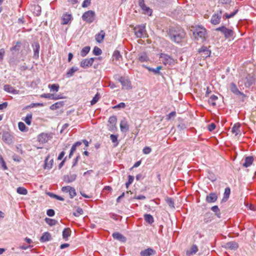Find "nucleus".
Returning <instances> with one entry per match:
<instances>
[{
	"label": "nucleus",
	"mask_w": 256,
	"mask_h": 256,
	"mask_svg": "<svg viewBox=\"0 0 256 256\" xmlns=\"http://www.w3.org/2000/svg\"><path fill=\"white\" fill-rule=\"evenodd\" d=\"M82 144V142L78 141V142H76L72 145V146L70 149L69 155H68L69 158H72V155L74 154V152L76 151V148L79 146H80Z\"/></svg>",
	"instance_id": "obj_25"
},
{
	"label": "nucleus",
	"mask_w": 256,
	"mask_h": 256,
	"mask_svg": "<svg viewBox=\"0 0 256 256\" xmlns=\"http://www.w3.org/2000/svg\"><path fill=\"white\" fill-rule=\"evenodd\" d=\"M198 52L203 55V57H208L210 56V51L208 50L206 46H202L198 50Z\"/></svg>",
	"instance_id": "obj_20"
},
{
	"label": "nucleus",
	"mask_w": 256,
	"mask_h": 256,
	"mask_svg": "<svg viewBox=\"0 0 256 256\" xmlns=\"http://www.w3.org/2000/svg\"><path fill=\"white\" fill-rule=\"evenodd\" d=\"M2 140L8 144H12L14 142L13 135L8 132H4L2 134Z\"/></svg>",
	"instance_id": "obj_5"
},
{
	"label": "nucleus",
	"mask_w": 256,
	"mask_h": 256,
	"mask_svg": "<svg viewBox=\"0 0 256 256\" xmlns=\"http://www.w3.org/2000/svg\"><path fill=\"white\" fill-rule=\"evenodd\" d=\"M21 45L22 44L20 42H16L15 45H14L12 48H11V52H12L13 53L14 52H19L21 47Z\"/></svg>",
	"instance_id": "obj_34"
},
{
	"label": "nucleus",
	"mask_w": 256,
	"mask_h": 256,
	"mask_svg": "<svg viewBox=\"0 0 256 256\" xmlns=\"http://www.w3.org/2000/svg\"><path fill=\"white\" fill-rule=\"evenodd\" d=\"M126 106V104L124 102H120L119 104L114 106L112 107L113 109H117L120 108H124Z\"/></svg>",
	"instance_id": "obj_62"
},
{
	"label": "nucleus",
	"mask_w": 256,
	"mask_h": 256,
	"mask_svg": "<svg viewBox=\"0 0 256 256\" xmlns=\"http://www.w3.org/2000/svg\"><path fill=\"white\" fill-rule=\"evenodd\" d=\"M148 59L147 54L145 52L141 53L138 55V60L142 62H147Z\"/></svg>",
	"instance_id": "obj_32"
},
{
	"label": "nucleus",
	"mask_w": 256,
	"mask_h": 256,
	"mask_svg": "<svg viewBox=\"0 0 256 256\" xmlns=\"http://www.w3.org/2000/svg\"><path fill=\"white\" fill-rule=\"evenodd\" d=\"M225 247L231 250H236L238 248V245L235 242H230L226 244Z\"/></svg>",
	"instance_id": "obj_24"
},
{
	"label": "nucleus",
	"mask_w": 256,
	"mask_h": 256,
	"mask_svg": "<svg viewBox=\"0 0 256 256\" xmlns=\"http://www.w3.org/2000/svg\"><path fill=\"white\" fill-rule=\"evenodd\" d=\"M71 230L70 228H65L62 231V238L66 240H67L68 238L70 236Z\"/></svg>",
	"instance_id": "obj_30"
},
{
	"label": "nucleus",
	"mask_w": 256,
	"mask_h": 256,
	"mask_svg": "<svg viewBox=\"0 0 256 256\" xmlns=\"http://www.w3.org/2000/svg\"><path fill=\"white\" fill-rule=\"evenodd\" d=\"M44 220L46 223H47L50 226H54L58 223V221L54 219L46 218Z\"/></svg>",
	"instance_id": "obj_42"
},
{
	"label": "nucleus",
	"mask_w": 256,
	"mask_h": 256,
	"mask_svg": "<svg viewBox=\"0 0 256 256\" xmlns=\"http://www.w3.org/2000/svg\"><path fill=\"white\" fill-rule=\"evenodd\" d=\"M16 192L22 195H26L28 194V190L24 187H18L16 189Z\"/></svg>",
	"instance_id": "obj_45"
},
{
	"label": "nucleus",
	"mask_w": 256,
	"mask_h": 256,
	"mask_svg": "<svg viewBox=\"0 0 256 256\" xmlns=\"http://www.w3.org/2000/svg\"><path fill=\"white\" fill-rule=\"evenodd\" d=\"M244 86L246 88L250 87L255 82V78L253 76L248 74L246 78L242 80Z\"/></svg>",
	"instance_id": "obj_11"
},
{
	"label": "nucleus",
	"mask_w": 256,
	"mask_h": 256,
	"mask_svg": "<svg viewBox=\"0 0 256 256\" xmlns=\"http://www.w3.org/2000/svg\"><path fill=\"white\" fill-rule=\"evenodd\" d=\"M229 89L236 96H242V97H246V96L243 92H241L238 88L236 85L234 83L231 82L229 85Z\"/></svg>",
	"instance_id": "obj_10"
},
{
	"label": "nucleus",
	"mask_w": 256,
	"mask_h": 256,
	"mask_svg": "<svg viewBox=\"0 0 256 256\" xmlns=\"http://www.w3.org/2000/svg\"><path fill=\"white\" fill-rule=\"evenodd\" d=\"M151 151V148L148 146H146L142 150L143 153L146 154H149Z\"/></svg>",
	"instance_id": "obj_63"
},
{
	"label": "nucleus",
	"mask_w": 256,
	"mask_h": 256,
	"mask_svg": "<svg viewBox=\"0 0 256 256\" xmlns=\"http://www.w3.org/2000/svg\"><path fill=\"white\" fill-rule=\"evenodd\" d=\"M96 58H92L82 60L80 62V66L84 68H86L92 66L94 60Z\"/></svg>",
	"instance_id": "obj_12"
},
{
	"label": "nucleus",
	"mask_w": 256,
	"mask_h": 256,
	"mask_svg": "<svg viewBox=\"0 0 256 256\" xmlns=\"http://www.w3.org/2000/svg\"><path fill=\"white\" fill-rule=\"evenodd\" d=\"M212 214L210 213H206L204 216V221L205 223H208V222H210L211 221V219L210 218V216H211Z\"/></svg>",
	"instance_id": "obj_60"
},
{
	"label": "nucleus",
	"mask_w": 256,
	"mask_h": 256,
	"mask_svg": "<svg viewBox=\"0 0 256 256\" xmlns=\"http://www.w3.org/2000/svg\"><path fill=\"white\" fill-rule=\"evenodd\" d=\"M134 180V177L132 176L129 175L128 176V181L126 183V186L127 188L132 183Z\"/></svg>",
	"instance_id": "obj_56"
},
{
	"label": "nucleus",
	"mask_w": 256,
	"mask_h": 256,
	"mask_svg": "<svg viewBox=\"0 0 256 256\" xmlns=\"http://www.w3.org/2000/svg\"><path fill=\"white\" fill-rule=\"evenodd\" d=\"M49 196H50L51 197L56 198L58 200H60V201H64V198L58 195L52 194V193H49Z\"/></svg>",
	"instance_id": "obj_58"
},
{
	"label": "nucleus",
	"mask_w": 256,
	"mask_h": 256,
	"mask_svg": "<svg viewBox=\"0 0 256 256\" xmlns=\"http://www.w3.org/2000/svg\"><path fill=\"white\" fill-rule=\"evenodd\" d=\"M134 32L137 38H140L144 37L146 34V26L144 25H139L135 26L134 28Z\"/></svg>",
	"instance_id": "obj_7"
},
{
	"label": "nucleus",
	"mask_w": 256,
	"mask_h": 256,
	"mask_svg": "<svg viewBox=\"0 0 256 256\" xmlns=\"http://www.w3.org/2000/svg\"><path fill=\"white\" fill-rule=\"evenodd\" d=\"M4 90L9 93L12 94H18V90L14 89L13 87L10 86L9 84H6L4 86Z\"/></svg>",
	"instance_id": "obj_21"
},
{
	"label": "nucleus",
	"mask_w": 256,
	"mask_h": 256,
	"mask_svg": "<svg viewBox=\"0 0 256 256\" xmlns=\"http://www.w3.org/2000/svg\"><path fill=\"white\" fill-rule=\"evenodd\" d=\"M49 157L48 156L45 160V164L44 168L45 169H50L52 168L53 160H51L48 162Z\"/></svg>",
	"instance_id": "obj_38"
},
{
	"label": "nucleus",
	"mask_w": 256,
	"mask_h": 256,
	"mask_svg": "<svg viewBox=\"0 0 256 256\" xmlns=\"http://www.w3.org/2000/svg\"><path fill=\"white\" fill-rule=\"evenodd\" d=\"M112 237L114 239L118 240L121 242H126V238L118 232H115L112 234Z\"/></svg>",
	"instance_id": "obj_18"
},
{
	"label": "nucleus",
	"mask_w": 256,
	"mask_h": 256,
	"mask_svg": "<svg viewBox=\"0 0 256 256\" xmlns=\"http://www.w3.org/2000/svg\"><path fill=\"white\" fill-rule=\"evenodd\" d=\"M90 48L89 46L84 47L80 52V56L84 57L90 52Z\"/></svg>",
	"instance_id": "obj_40"
},
{
	"label": "nucleus",
	"mask_w": 256,
	"mask_h": 256,
	"mask_svg": "<svg viewBox=\"0 0 256 256\" xmlns=\"http://www.w3.org/2000/svg\"><path fill=\"white\" fill-rule=\"evenodd\" d=\"M112 57L114 59H115L116 60H122V56L120 54V52L118 50L114 51Z\"/></svg>",
	"instance_id": "obj_39"
},
{
	"label": "nucleus",
	"mask_w": 256,
	"mask_h": 256,
	"mask_svg": "<svg viewBox=\"0 0 256 256\" xmlns=\"http://www.w3.org/2000/svg\"><path fill=\"white\" fill-rule=\"evenodd\" d=\"M32 46L34 52V58H38L39 56V52L40 49V44L38 42H34L32 44Z\"/></svg>",
	"instance_id": "obj_15"
},
{
	"label": "nucleus",
	"mask_w": 256,
	"mask_h": 256,
	"mask_svg": "<svg viewBox=\"0 0 256 256\" xmlns=\"http://www.w3.org/2000/svg\"><path fill=\"white\" fill-rule=\"evenodd\" d=\"M40 96V98H46L50 100H56L58 98H54V95L50 94H41Z\"/></svg>",
	"instance_id": "obj_44"
},
{
	"label": "nucleus",
	"mask_w": 256,
	"mask_h": 256,
	"mask_svg": "<svg viewBox=\"0 0 256 256\" xmlns=\"http://www.w3.org/2000/svg\"><path fill=\"white\" fill-rule=\"evenodd\" d=\"M240 124L239 123L235 124L232 128V132L233 134H234L236 136H237L240 132Z\"/></svg>",
	"instance_id": "obj_29"
},
{
	"label": "nucleus",
	"mask_w": 256,
	"mask_h": 256,
	"mask_svg": "<svg viewBox=\"0 0 256 256\" xmlns=\"http://www.w3.org/2000/svg\"><path fill=\"white\" fill-rule=\"evenodd\" d=\"M52 239L51 235L48 232H44L40 238V241L42 242L50 240Z\"/></svg>",
	"instance_id": "obj_23"
},
{
	"label": "nucleus",
	"mask_w": 256,
	"mask_h": 256,
	"mask_svg": "<svg viewBox=\"0 0 256 256\" xmlns=\"http://www.w3.org/2000/svg\"><path fill=\"white\" fill-rule=\"evenodd\" d=\"M198 251V246L194 244L191 247V248L186 251V254L188 256H192L195 254Z\"/></svg>",
	"instance_id": "obj_28"
},
{
	"label": "nucleus",
	"mask_w": 256,
	"mask_h": 256,
	"mask_svg": "<svg viewBox=\"0 0 256 256\" xmlns=\"http://www.w3.org/2000/svg\"><path fill=\"white\" fill-rule=\"evenodd\" d=\"M211 210L212 212L216 213V215L218 217L220 218V210L217 206H214L212 207Z\"/></svg>",
	"instance_id": "obj_50"
},
{
	"label": "nucleus",
	"mask_w": 256,
	"mask_h": 256,
	"mask_svg": "<svg viewBox=\"0 0 256 256\" xmlns=\"http://www.w3.org/2000/svg\"><path fill=\"white\" fill-rule=\"evenodd\" d=\"M105 32L104 30H102L99 33L96 35V40L97 42L101 43L104 38Z\"/></svg>",
	"instance_id": "obj_27"
},
{
	"label": "nucleus",
	"mask_w": 256,
	"mask_h": 256,
	"mask_svg": "<svg viewBox=\"0 0 256 256\" xmlns=\"http://www.w3.org/2000/svg\"><path fill=\"white\" fill-rule=\"evenodd\" d=\"M144 218L146 222L149 224H152L154 222L153 216L150 214H145L144 215Z\"/></svg>",
	"instance_id": "obj_36"
},
{
	"label": "nucleus",
	"mask_w": 256,
	"mask_h": 256,
	"mask_svg": "<svg viewBox=\"0 0 256 256\" xmlns=\"http://www.w3.org/2000/svg\"><path fill=\"white\" fill-rule=\"evenodd\" d=\"M92 52L96 56H100L102 54V51L99 48L95 46Z\"/></svg>",
	"instance_id": "obj_52"
},
{
	"label": "nucleus",
	"mask_w": 256,
	"mask_h": 256,
	"mask_svg": "<svg viewBox=\"0 0 256 256\" xmlns=\"http://www.w3.org/2000/svg\"><path fill=\"white\" fill-rule=\"evenodd\" d=\"M230 188L228 187L225 188L224 194V198H222V200L226 202L230 195Z\"/></svg>",
	"instance_id": "obj_37"
},
{
	"label": "nucleus",
	"mask_w": 256,
	"mask_h": 256,
	"mask_svg": "<svg viewBox=\"0 0 256 256\" xmlns=\"http://www.w3.org/2000/svg\"><path fill=\"white\" fill-rule=\"evenodd\" d=\"M38 142L42 144H44L50 140V136L47 134L42 133L38 138Z\"/></svg>",
	"instance_id": "obj_14"
},
{
	"label": "nucleus",
	"mask_w": 256,
	"mask_h": 256,
	"mask_svg": "<svg viewBox=\"0 0 256 256\" xmlns=\"http://www.w3.org/2000/svg\"><path fill=\"white\" fill-rule=\"evenodd\" d=\"M117 80L120 82L123 88L128 90L132 88L130 82L128 78L123 76H119Z\"/></svg>",
	"instance_id": "obj_9"
},
{
	"label": "nucleus",
	"mask_w": 256,
	"mask_h": 256,
	"mask_svg": "<svg viewBox=\"0 0 256 256\" xmlns=\"http://www.w3.org/2000/svg\"><path fill=\"white\" fill-rule=\"evenodd\" d=\"M160 58L165 66H173L175 62L174 59L166 54L161 53L160 54Z\"/></svg>",
	"instance_id": "obj_3"
},
{
	"label": "nucleus",
	"mask_w": 256,
	"mask_h": 256,
	"mask_svg": "<svg viewBox=\"0 0 256 256\" xmlns=\"http://www.w3.org/2000/svg\"><path fill=\"white\" fill-rule=\"evenodd\" d=\"M168 35L172 42L180 44L184 41L186 34L184 30L180 27H172L168 32Z\"/></svg>",
	"instance_id": "obj_1"
},
{
	"label": "nucleus",
	"mask_w": 256,
	"mask_h": 256,
	"mask_svg": "<svg viewBox=\"0 0 256 256\" xmlns=\"http://www.w3.org/2000/svg\"><path fill=\"white\" fill-rule=\"evenodd\" d=\"M166 203L168 204L171 208H174V200H172V199L170 198H168L166 200Z\"/></svg>",
	"instance_id": "obj_59"
},
{
	"label": "nucleus",
	"mask_w": 256,
	"mask_h": 256,
	"mask_svg": "<svg viewBox=\"0 0 256 256\" xmlns=\"http://www.w3.org/2000/svg\"><path fill=\"white\" fill-rule=\"evenodd\" d=\"M218 199V196L214 192H211L206 197V201L208 203L215 202Z\"/></svg>",
	"instance_id": "obj_17"
},
{
	"label": "nucleus",
	"mask_w": 256,
	"mask_h": 256,
	"mask_svg": "<svg viewBox=\"0 0 256 256\" xmlns=\"http://www.w3.org/2000/svg\"><path fill=\"white\" fill-rule=\"evenodd\" d=\"M24 120L28 125H30L32 120V114H28Z\"/></svg>",
	"instance_id": "obj_48"
},
{
	"label": "nucleus",
	"mask_w": 256,
	"mask_h": 256,
	"mask_svg": "<svg viewBox=\"0 0 256 256\" xmlns=\"http://www.w3.org/2000/svg\"><path fill=\"white\" fill-rule=\"evenodd\" d=\"M238 12V10H236L233 12L231 13L230 14H224L223 15V18H230L232 17H233L234 15L236 14V13Z\"/></svg>",
	"instance_id": "obj_51"
},
{
	"label": "nucleus",
	"mask_w": 256,
	"mask_h": 256,
	"mask_svg": "<svg viewBox=\"0 0 256 256\" xmlns=\"http://www.w3.org/2000/svg\"><path fill=\"white\" fill-rule=\"evenodd\" d=\"M254 162V158L252 156H246L244 158V162L242 164V166L244 168L249 167Z\"/></svg>",
	"instance_id": "obj_22"
},
{
	"label": "nucleus",
	"mask_w": 256,
	"mask_h": 256,
	"mask_svg": "<svg viewBox=\"0 0 256 256\" xmlns=\"http://www.w3.org/2000/svg\"><path fill=\"white\" fill-rule=\"evenodd\" d=\"M206 34V30L204 28L198 26L196 28L193 32V35L196 39L198 40L201 39L202 40H204Z\"/></svg>",
	"instance_id": "obj_2"
},
{
	"label": "nucleus",
	"mask_w": 256,
	"mask_h": 256,
	"mask_svg": "<svg viewBox=\"0 0 256 256\" xmlns=\"http://www.w3.org/2000/svg\"><path fill=\"white\" fill-rule=\"evenodd\" d=\"M218 98V96L215 95H212L210 96V98L208 100V102L209 104H211L212 106H215L216 104L215 101L217 100Z\"/></svg>",
	"instance_id": "obj_41"
},
{
	"label": "nucleus",
	"mask_w": 256,
	"mask_h": 256,
	"mask_svg": "<svg viewBox=\"0 0 256 256\" xmlns=\"http://www.w3.org/2000/svg\"><path fill=\"white\" fill-rule=\"evenodd\" d=\"M76 174H66L63 176V180L66 183H71L76 180Z\"/></svg>",
	"instance_id": "obj_13"
},
{
	"label": "nucleus",
	"mask_w": 256,
	"mask_h": 256,
	"mask_svg": "<svg viewBox=\"0 0 256 256\" xmlns=\"http://www.w3.org/2000/svg\"><path fill=\"white\" fill-rule=\"evenodd\" d=\"M64 105V102H56L55 104H52L50 106V108L52 110H56L58 108H59L61 107H62Z\"/></svg>",
	"instance_id": "obj_35"
},
{
	"label": "nucleus",
	"mask_w": 256,
	"mask_h": 256,
	"mask_svg": "<svg viewBox=\"0 0 256 256\" xmlns=\"http://www.w3.org/2000/svg\"><path fill=\"white\" fill-rule=\"evenodd\" d=\"M72 16L71 14H64L62 16V24H67L72 20Z\"/></svg>",
	"instance_id": "obj_26"
},
{
	"label": "nucleus",
	"mask_w": 256,
	"mask_h": 256,
	"mask_svg": "<svg viewBox=\"0 0 256 256\" xmlns=\"http://www.w3.org/2000/svg\"><path fill=\"white\" fill-rule=\"evenodd\" d=\"M176 116V112L175 111L172 112L166 116V120H169L172 118H174Z\"/></svg>",
	"instance_id": "obj_57"
},
{
	"label": "nucleus",
	"mask_w": 256,
	"mask_h": 256,
	"mask_svg": "<svg viewBox=\"0 0 256 256\" xmlns=\"http://www.w3.org/2000/svg\"><path fill=\"white\" fill-rule=\"evenodd\" d=\"M70 197V198H72L76 194V190L74 188L71 187L70 190L68 192Z\"/></svg>",
	"instance_id": "obj_54"
},
{
	"label": "nucleus",
	"mask_w": 256,
	"mask_h": 256,
	"mask_svg": "<svg viewBox=\"0 0 256 256\" xmlns=\"http://www.w3.org/2000/svg\"><path fill=\"white\" fill-rule=\"evenodd\" d=\"M84 213V211L80 207H78L76 208L75 212H73V214L76 217L79 216H80L82 214Z\"/></svg>",
	"instance_id": "obj_46"
},
{
	"label": "nucleus",
	"mask_w": 256,
	"mask_h": 256,
	"mask_svg": "<svg viewBox=\"0 0 256 256\" xmlns=\"http://www.w3.org/2000/svg\"><path fill=\"white\" fill-rule=\"evenodd\" d=\"M78 67L73 66L71 68H70L66 74V76L67 78H70L72 76L75 72L78 71Z\"/></svg>",
	"instance_id": "obj_31"
},
{
	"label": "nucleus",
	"mask_w": 256,
	"mask_h": 256,
	"mask_svg": "<svg viewBox=\"0 0 256 256\" xmlns=\"http://www.w3.org/2000/svg\"><path fill=\"white\" fill-rule=\"evenodd\" d=\"M156 254V251L152 248H148L140 252V256H150Z\"/></svg>",
	"instance_id": "obj_16"
},
{
	"label": "nucleus",
	"mask_w": 256,
	"mask_h": 256,
	"mask_svg": "<svg viewBox=\"0 0 256 256\" xmlns=\"http://www.w3.org/2000/svg\"><path fill=\"white\" fill-rule=\"evenodd\" d=\"M120 128L122 132H126L129 130V126L128 122L125 120H123L120 123Z\"/></svg>",
	"instance_id": "obj_19"
},
{
	"label": "nucleus",
	"mask_w": 256,
	"mask_h": 256,
	"mask_svg": "<svg viewBox=\"0 0 256 256\" xmlns=\"http://www.w3.org/2000/svg\"><path fill=\"white\" fill-rule=\"evenodd\" d=\"M48 88L50 89V90L58 92L59 89V85L58 84H53L49 85Z\"/></svg>",
	"instance_id": "obj_55"
},
{
	"label": "nucleus",
	"mask_w": 256,
	"mask_h": 256,
	"mask_svg": "<svg viewBox=\"0 0 256 256\" xmlns=\"http://www.w3.org/2000/svg\"><path fill=\"white\" fill-rule=\"evenodd\" d=\"M223 12L222 10H218L212 16L210 22L216 25L220 22V20L222 16Z\"/></svg>",
	"instance_id": "obj_8"
},
{
	"label": "nucleus",
	"mask_w": 256,
	"mask_h": 256,
	"mask_svg": "<svg viewBox=\"0 0 256 256\" xmlns=\"http://www.w3.org/2000/svg\"><path fill=\"white\" fill-rule=\"evenodd\" d=\"M0 162L4 170H7L8 168L6 165V164L4 160V158L2 157L0 158Z\"/></svg>",
	"instance_id": "obj_64"
},
{
	"label": "nucleus",
	"mask_w": 256,
	"mask_h": 256,
	"mask_svg": "<svg viewBox=\"0 0 256 256\" xmlns=\"http://www.w3.org/2000/svg\"><path fill=\"white\" fill-rule=\"evenodd\" d=\"M82 18L88 23H92L95 19V12L92 10L86 12L82 14Z\"/></svg>",
	"instance_id": "obj_6"
},
{
	"label": "nucleus",
	"mask_w": 256,
	"mask_h": 256,
	"mask_svg": "<svg viewBox=\"0 0 256 256\" xmlns=\"http://www.w3.org/2000/svg\"><path fill=\"white\" fill-rule=\"evenodd\" d=\"M141 8L143 10L144 14L149 16H150L152 14V10L150 8L148 7L146 5H145Z\"/></svg>",
	"instance_id": "obj_49"
},
{
	"label": "nucleus",
	"mask_w": 256,
	"mask_h": 256,
	"mask_svg": "<svg viewBox=\"0 0 256 256\" xmlns=\"http://www.w3.org/2000/svg\"><path fill=\"white\" fill-rule=\"evenodd\" d=\"M108 122V124L116 125V116H112L110 117Z\"/></svg>",
	"instance_id": "obj_53"
},
{
	"label": "nucleus",
	"mask_w": 256,
	"mask_h": 256,
	"mask_svg": "<svg viewBox=\"0 0 256 256\" xmlns=\"http://www.w3.org/2000/svg\"><path fill=\"white\" fill-rule=\"evenodd\" d=\"M100 94L97 92L90 102L91 105L95 104L100 99Z\"/></svg>",
	"instance_id": "obj_43"
},
{
	"label": "nucleus",
	"mask_w": 256,
	"mask_h": 256,
	"mask_svg": "<svg viewBox=\"0 0 256 256\" xmlns=\"http://www.w3.org/2000/svg\"><path fill=\"white\" fill-rule=\"evenodd\" d=\"M110 138L112 142H114V143L116 142V145H118V136L116 135L112 134L110 136Z\"/></svg>",
	"instance_id": "obj_61"
},
{
	"label": "nucleus",
	"mask_w": 256,
	"mask_h": 256,
	"mask_svg": "<svg viewBox=\"0 0 256 256\" xmlns=\"http://www.w3.org/2000/svg\"><path fill=\"white\" fill-rule=\"evenodd\" d=\"M18 126L19 130L22 132H26L28 128L26 126L25 124L22 122H19L18 123Z\"/></svg>",
	"instance_id": "obj_47"
},
{
	"label": "nucleus",
	"mask_w": 256,
	"mask_h": 256,
	"mask_svg": "<svg viewBox=\"0 0 256 256\" xmlns=\"http://www.w3.org/2000/svg\"><path fill=\"white\" fill-rule=\"evenodd\" d=\"M148 70L150 72H154L155 74H158L162 75V73L160 72V70L162 68V66H158L156 68H154L150 67H146Z\"/></svg>",
	"instance_id": "obj_33"
},
{
	"label": "nucleus",
	"mask_w": 256,
	"mask_h": 256,
	"mask_svg": "<svg viewBox=\"0 0 256 256\" xmlns=\"http://www.w3.org/2000/svg\"><path fill=\"white\" fill-rule=\"evenodd\" d=\"M216 30L220 32L222 34H224L226 38H232L234 35V32L232 30L227 28L224 26L216 28Z\"/></svg>",
	"instance_id": "obj_4"
}]
</instances>
